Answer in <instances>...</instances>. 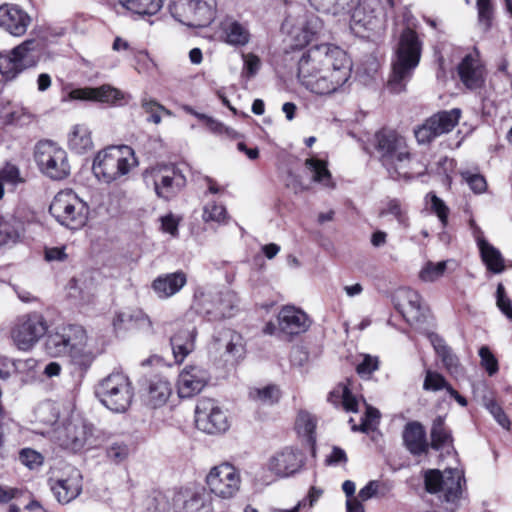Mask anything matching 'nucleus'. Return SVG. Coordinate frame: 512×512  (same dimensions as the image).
I'll return each instance as SVG.
<instances>
[{"mask_svg":"<svg viewBox=\"0 0 512 512\" xmlns=\"http://www.w3.org/2000/svg\"><path fill=\"white\" fill-rule=\"evenodd\" d=\"M352 60L333 44H320L305 51L298 61L297 77L310 93L331 96L341 90L352 73Z\"/></svg>","mask_w":512,"mask_h":512,"instance_id":"1","label":"nucleus"},{"mask_svg":"<svg viewBox=\"0 0 512 512\" xmlns=\"http://www.w3.org/2000/svg\"><path fill=\"white\" fill-rule=\"evenodd\" d=\"M376 139L380 160L391 178L408 180L426 172V165L412 157L406 139L397 132L383 130Z\"/></svg>","mask_w":512,"mask_h":512,"instance_id":"2","label":"nucleus"},{"mask_svg":"<svg viewBox=\"0 0 512 512\" xmlns=\"http://www.w3.org/2000/svg\"><path fill=\"white\" fill-rule=\"evenodd\" d=\"M87 334L78 325H62L47 333L44 350L53 358L69 357L71 363L86 370L94 361V354L87 346Z\"/></svg>","mask_w":512,"mask_h":512,"instance_id":"3","label":"nucleus"},{"mask_svg":"<svg viewBox=\"0 0 512 512\" xmlns=\"http://www.w3.org/2000/svg\"><path fill=\"white\" fill-rule=\"evenodd\" d=\"M422 43L415 31L405 29L399 38L395 55L391 63L392 71L388 80V89L393 93H401L418 66L421 58Z\"/></svg>","mask_w":512,"mask_h":512,"instance_id":"4","label":"nucleus"},{"mask_svg":"<svg viewBox=\"0 0 512 512\" xmlns=\"http://www.w3.org/2000/svg\"><path fill=\"white\" fill-rule=\"evenodd\" d=\"M137 165L138 161L131 147L109 146L96 154L92 170L96 178L109 184L126 176Z\"/></svg>","mask_w":512,"mask_h":512,"instance_id":"5","label":"nucleus"},{"mask_svg":"<svg viewBox=\"0 0 512 512\" xmlns=\"http://www.w3.org/2000/svg\"><path fill=\"white\" fill-rule=\"evenodd\" d=\"M95 393L99 401L115 413L127 411L134 397V389L129 377L118 371L103 378L98 383Z\"/></svg>","mask_w":512,"mask_h":512,"instance_id":"6","label":"nucleus"},{"mask_svg":"<svg viewBox=\"0 0 512 512\" xmlns=\"http://www.w3.org/2000/svg\"><path fill=\"white\" fill-rule=\"evenodd\" d=\"M49 211L59 224L72 230L82 228L89 215L87 203L70 189L62 190L55 195Z\"/></svg>","mask_w":512,"mask_h":512,"instance_id":"7","label":"nucleus"},{"mask_svg":"<svg viewBox=\"0 0 512 512\" xmlns=\"http://www.w3.org/2000/svg\"><path fill=\"white\" fill-rule=\"evenodd\" d=\"M205 483L215 497L230 500L240 492L242 477L237 467L230 462H222L209 470Z\"/></svg>","mask_w":512,"mask_h":512,"instance_id":"8","label":"nucleus"},{"mask_svg":"<svg viewBox=\"0 0 512 512\" xmlns=\"http://www.w3.org/2000/svg\"><path fill=\"white\" fill-rule=\"evenodd\" d=\"M215 0H172L169 6L174 19L188 27H204L215 18Z\"/></svg>","mask_w":512,"mask_h":512,"instance_id":"9","label":"nucleus"},{"mask_svg":"<svg viewBox=\"0 0 512 512\" xmlns=\"http://www.w3.org/2000/svg\"><path fill=\"white\" fill-rule=\"evenodd\" d=\"M35 160L41 172L53 180H62L70 174L67 152L52 141L37 144Z\"/></svg>","mask_w":512,"mask_h":512,"instance_id":"10","label":"nucleus"},{"mask_svg":"<svg viewBox=\"0 0 512 512\" xmlns=\"http://www.w3.org/2000/svg\"><path fill=\"white\" fill-rule=\"evenodd\" d=\"M47 331L48 324L44 316L34 312L17 319L11 330V338L19 350L29 352L47 334Z\"/></svg>","mask_w":512,"mask_h":512,"instance_id":"11","label":"nucleus"},{"mask_svg":"<svg viewBox=\"0 0 512 512\" xmlns=\"http://www.w3.org/2000/svg\"><path fill=\"white\" fill-rule=\"evenodd\" d=\"M463 473L457 468L428 470L425 473V487L429 493L438 494L448 503H455L462 494Z\"/></svg>","mask_w":512,"mask_h":512,"instance_id":"12","label":"nucleus"},{"mask_svg":"<svg viewBox=\"0 0 512 512\" xmlns=\"http://www.w3.org/2000/svg\"><path fill=\"white\" fill-rule=\"evenodd\" d=\"M147 185H152L159 198L169 200L186 185L183 173L174 165H161L147 170L144 174Z\"/></svg>","mask_w":512,"mask_h":512,"instance_id":"13","label":"nucleus"},{"mask_svg":"<svg viewBox=\"0 0 512 512\" xmlns=\"http://www.w3.org/2000/svg\"><path fill=\"white\" fill-rule=\"evenodd\" d=\"M196 427L207 434H219L229 428L225 411L214 399L202 398L195 408Z\"/></svg>","mask_w":512,"mask_h":512,"instance_id":"14","label":"nucleus"},{"mask_svg":"<svg viewBox=\"0 0 512 512\" xmlns=\"http://www.w3.org/2000/svg\"><path fill=\"white\" fill-rule=\"evenodd\" d=\"M92 434L91 427L79 418L58 425L52 434V440L63 449L77 452L87 443Z\"/></svg>","mask_w":512,"mask_h":512,"instance_id":"15","label":"nucleus"},{"mask_svg":"<svg viewBox=\"0 0 512 512\" xmlns=\"http://www.w3.org/2000/svg\"><path fill=\"white\" fill-rule=\"evenodd\" d=\"M209 381L207 369L199 365H186L177 377V394L181 399L192 398L202 392Z\"/></svg>","mask_w":512,"mask_h":512,"instance_id":"16","label":"nucleus"},{"mask_svg":"<svg viewBox=\"0 0 512 512\" xmlns=\"http://www.w3.org/2000/svg\"><path fill=\"white\" fill-rule=\"evenodd\" d=\"M50 490L61 504L70 503L82 491V475L76 468H68L66 472L48 481Z\"/></svg>","mask_w":512,"mask_h":512,"instance_id":"17","label":"nucleus"},{"mask_svg":"<svg viewBox=\"0 0 512 512\" xmlns=\"http://www.w3.org/2000/svg\"><path fill=\"white\" fill-rule=\"evenodd\" d=\"M304 460V454L300 450L285 447L270 457L267 467L276 477L287 478L302 469Z\"/></svg>","mask_w":512,"mask_h":512,"instance_id":"18","label":"nucleus"},{"mask_svg":"<svg viewBox=\"0 0 512 512\" xmlns=\"http://www.w3.org/2000/svg\"><path fill=\"white\" fill-rule=\"evenodd\" d=\"M31 22V16L21 6L14 3L0 5V29L11 36L25 35Z\"/></svg>","mask_w":512,"mask_h":512,"instance_id":"19","label":"nucleus"},{"mask_svg":"<svg viewBox=\"0 0 512 512\" xmlns=\"http://www.w3.org/2000/svg\"><path fill=\"white\" fill-rule=\"evenodd\" d=\"M277 323L279 332L287 336H296L309 329L311 320L303 310L292 305H286L280 309Z\"/></svg>","mask_w":512,"mask_h":512,"instance_id":"20","label":"nucleus"},{"mask_svg":"<svg viewBox=\"0 0 512 512\" xmlns=\"http://www.w3.org/2000/svg\"><path fill=\"white\" fill-rule=\"evenodd\" d=\"M393 302L395 308L410 324L419 322L423 316L424 308L421 303V296L413 289H398L393 296Z\"/></svg>","mask_w":512,"mask_h":512,"instance_id":"21","label":"nucleus"},{"mask_svg":"<svg viewBox=\"0 0 512 512\" xmlns=\"http://www.w3.org/2000/svg\"><path fill=\"white\" fill-rule=\"evenodd\" d=\"M458 75L464 86L476 90L485 82V68L477 52L466 55L458 65Z\"/></svg>","mask_w":512,"mask_h":512,"instance_id":"22","label":"nucleus"},{"mask_svg":"<svg viewBox=\"0 0 512 512\" xmlns=\"http://www.w3.org/2000/svg\"><path fill=\"white\" fill-rule=\"evenodd\" d=\"M68 97L71 100L92 101L114 105L124 99V93L109 84H104L99 87L74 89L70 91Z\"/></svg>","mask_w":512,"mask_h":512,"instance_id":"23","label":"nucleus"},{"mask_svg":"<svg viewBox=\"0 0 512 512\" xmlns=\"http://www.w3.org/2000/svg\"><path fill=\"white\" fill-rule=\"evenodd\" d=\"M473 229L480 257L488 271L494 274H500L505 270V259L499 249L490 244L483 236L482 230L475 224L473 220L470 222Z\"/></svg>","mask_w":512,"mask_h":512,"instance_id":"24","label":"nucleus"},{"mask_svg":"<svg viewBox=\"0 0 512 512\" xmlns=\"http://www.w3.org/2000/svg\"><path fill=\"white\" fill-rule=\"evenodd\" d=\"M186 283V274L183 271H176L156 277L151 288L159 299H168L177 294Z\"/></svg>","mask_w":512,"mask_h":512,"instance_id":"25","label":"nucleus"},{"mask_svg":"<svg viewBox=\"0 0 512 512\" xmlns=\"http://www.w3.org/2000/svg\"><path fill=\"white\" fill-rule=\"evenodd\" d=\"M405 447L414 455L425 453L428 449L424 427L416 421L406 424L403 430Z\"/></svg>","mask_w":512,"mask_h":512,"instance_id":"26","label":"nucleus"},{"mask_svg":"<svg viewBox=\"0 0 512 512\" xmlns=\"http://www.w3.org/2000/svg\"><path fill=\"white\" fill-rule=\"evenodd\" d=\"M195 335V327L188 325L171 337L172 351L177 362H182L193 351Z\"/></svg>","mask_w":512,"mask_h":512,"instance_id":"27","label":"nucleus"},{"mask_svg":"<svg viewBox=\"0 0 512 512\" xmlns=\"http://www.w3.org/2000/svg\"><path fill=\"white\" fill-rule=\"evenodd\" d=\"M430 341L448 372L456 378L463 376L464 368L460 364L458 357L445 344L443 339L433 334L430 335Z\"/></svg>","mask_w":512,"mask_h":512,"instance_id":"28","label":"nucleus"},{"mask_svg":"<svg viewBox=\"0 0 512 512\" xmlns=\"http://www.w3.org/2000/svg\"><path fill=\"white\" fill-rule=\"evenodd\" d=\"M68 146L78 154L92 150L94 144L90 128L85 124L73 125L68 133Z\"/></svg>","mask_w":512,"mask_h":512,"instance_id":"29","label":"nucleus"},{"mask_svg":"<svg viewBox=\"0 0 512 512\" xmlns=\"http://www.w3.org/2000/svg\"><path fill=\"white\" fill-rule=\"evenodd\" d=\"M218 345V350L224 349L225 354L234 360L242 357L244 353V345L242 336L230 329H224L215 338Z\"/></svg>","mask_w":512,"mask_h":512,"instance_id":"30","label":"nucleus"},{"mask_svg":"<svg viewBox=\"0 0 512 512\" xmlns=\"http://www.w3.org/2000/svg\"><path fill=\"white\" fill-rule=\"evenodd\" d=\"M170 382L164 377H154L148 386L147 403L152 408L162 407L171 396Z\"/></svg>","mask_w":512,"mask_h":512,"instance_id":"31","label":"nucleus"},{"mask_svg":"<svg viewBox=\"0 0 512 512\" xmlns=\"http://www.w3.org/2000/svg\"><path fill=\"white\" fill-rule=\"evenodd\" d=\"M452 443V435L446 428L444 419L437 417L431 428V447L435 450H445L449 454L454 451Z\"/></svg>","mask_w":512,"mask_h":512,"instance_id":"32","label":"nucleus"},{"mask_svg":"<svg viewBox=\"0 0 512 512\" xmlns=\"http://www.w3.org/2000/svg\"><path fill=\"white\" fill-rule=\"evenodd\" d=\"M225 42L232 46H244L249 42L250 33L245 25L228 19L222 25Z\"/></svg>","mask_w":512,"mask_h":512,"instance_id":"33","label":"nucleus"},{"mask_svg":"<svg viewBox=\"0 0 512 512\" xmlns=\"http://www.w3.org/2000/svg\"><path fill=\"white\" fill-rule=\"evenodd\" d=\"M23 222L13 215L0 217V245L16 243L23 232Z\"/></svg>","mask_w":512,"mask_h":512,"instance_id":"34","label":"nucleus"},{"mask_svg":"<svg viewBox=\"0 0 512 512\" xmlns=\"http://www.w3.org/2000/svg\"><path fill=\"white\" fill-rule=\"evenodd\" d=\"M126 11L138 16H152L163 7L164 0H117Z\"/></svg>","mask_w":512,"mask_h":512,"instance_id":"35","label":"nucleus"},{"mask_svg":"<svg viewBox=\"0 0 512 512\" xmlns=\"http://www.w3.org/2000/svg\"><path fill=\"white\" fill-rule=\"evenodd\" d=\"M235 296L230 292H225L216 295L213 298V305L211 308H206V313L210 315L212 320H220L232 315L234 308Z\"/></svg>","mask_w":512,"mask_h":512,"instance_id":"36","label":"nucleus"},{"mask_svg":"<svg viewBox=\"0 0 512 512\" xmlns=\"http://www.w3.org/2000/svg\"><path fill=\"white\" fill-rule=\"evenodd\" d=\"M461 111L459 109H452L450 111H443L430 117L428 120L431 124L432 130L437 136L450 132L458 123Z\"/></svg>","mask_w":512,"mask_h":512,"instance_id":"37","label":"nucleus"},{"mask_svg":"<svg viewBox=\"0 0 512 512\" xmlns=\"http://www.w3.org/2000/svg\"><path fill=\"white\" fill-rule=\"evenodd\" d=\"M300 34L296 35L297 45L307 44L323 27L322 20L314 13H306L299 21Z\"/></svg>","mask_w":512,"mask_h":512,"instance_id":"38","label":"nucleus"},{"mask_svg":"<svg viewBox=\"0 0 512 512\" xmlns=\"http://www.w3.org/2000/svg\"><path fill=\"white\" fill-rule=\"evenodd\" d=\"M305 166L310 172L312 180L325 188H334L335 183L332 180L331 173L327 168V163L323 160L310 157L306 159Z\"/></svg>","mask_w":512,"mask_h":512,"instance_id":"39","label":"nucleus"},{"mask_svg":"<svg viewBox=\"0 0 512 512\" xmlns=\"http://www.w3.org/2000/svg\"><path fill=\"white\" fill-rule=\"evenodd\" d=\"M328 401L336 406L341 405L347 412L358 411V402L345 383L339 384L330 392Z\"/></svg>","mask_w":512,"mask_h":512,"instance_id":"40","label":"nucleus"},{"mask_svg":"<svg viewBox=\"0 0 512 512\" xmlns=\"http://www.w3.org/2000/svg\"><path fill=\"white\" fill-rule=\"evenodd\" d=\"M37 48L36 41L34 39H27L14 49L10 51L13 58L21 67L22 70L31 67L35 64L34 52Z\"/></svg>","mask_w":512,"mask_h":512,"instance_id":"41","label":"nucleus"},{"mask_svg":"<svg viewBox=\"0 0 512 512\" xmlns=\"http://www.w3.org/2000/svg\"><path fill=\"white\" fill-rule=\"evenodd\" d=\"M183 512H213L212 501L204 491L191 493L183 503Z\"/></svg>","mask_w":512,"mask_h":512,"instance_id":"42","label":"nucleus"},{"mask_svg":"<svg viewBox=\"0 0 512 512\" xmlns=\"http://www.w3.org/2000/svg\"><path fill=\"white\" fill-rule=\"evenodd\" d=\"M249 398L257 405H273L280 398V391L275 385H267L264 387H254L249 391Z\"/></svg>","mask_w":512,"mask_h":512,"instance_id":"43","label":"nucleus"},{"mask_svg":"<svg viewBox=\"0 0 512 512\" xmlns=\"http://www.w3.org/2000/svg\"><path fill=\"white\" fill-rule=\"evenodd\" d=\"M186 110L189 113H191L192 115H194L195 117H197L199 120L203 121L205 126L212 133H215L218 135H223L230 139L239 138V136H240L239 133L236 130H234L233 128L226 127L224 124L215 120L214 118L207 116L205 114H202V113H198V112L194 111L192 108H187Z\"/></svg>","mask_w":512,"mask_h":512,"instance_id":"44","label":"nucleus"},{"mask_svg":"<svg viewBox=\"0 0 512 512\" xmlns=\"http://www.w3.org/2000/svg\"><path fill=\"white\" fill-rule=\"evenodd\" d=\"M295 429L299 436L308 442L315 441L316 419L308 412H300L295 422Z\"/></svg>","mask_w":512,"mask_h":512,"instance_id":"45","label":"nucleus"},{"mask_svg":"<svg viewBox=\"0 0 512 512\" xmlns=\"http://www.w3.org/2000/svg\"><path fill=\"white\" fill-rule=\"evenodd\" d=\"M448 261L437 263L428 261L419 271L418 277L422 282L433 283L439 280L445 273Z\"/></svg>","mask_w":512,"mask_h":512,"instance_id":"46","label":"nucleus"},{"mask_svg":"<svg viewBox=\"0 0 512 512\" xmlns=\"http://www.w3.org/2000/svg\"><path fill=\"white\" fill-rule=\"evenodd\" d=\"M380 217L393 216L401 225L408 224L407 211L397 199L388 200L379 212Z\"/></svg>","mask_w":512,"mask_h":512,"instance_id":"47","label":"nucleus"},{"mask_svg":"<svg viewBox=\"0 0 512 512\" xmlns=\"http://www.w3.org/2000/svg\"><path fill=\"white\" fill-rule=\"evenodd\" d=\"M425 201L429 205L430 210L438 217L442 227H446L448 224L449 208L445 202L434 192H429L425 196Z\"/></svg>","mask_w":512,"mask_h":512,"instance_id":"48","label":"nucleus"},{"mask_svg":"<svg viewBox=\"0 0 512 512\" xmlns=\"http://www.w3.org/2000/svg\"><path fill=\"white\" fill-rule=\"evenodd\" d=\"M18 460L29 470H38L44 464V456L32 448L21 449L18 454Z\"/></svg>","mask_w":512,"mask_h":512,"instance_id":"49","label":"nucleus"},{"mask_svg":"<svg viewBox=\"0 0 512 512\" xmlns=\"http://www.w3.org/2000/svg\"><path fill=\"white\" fill-rule=\"evenodd\" d=\"M377 18L374 15L373 11L366 14V5L365 3H360L353 11L352 14V23L354 25H359L364 27L365 29H373L376 25Z\"/></svg>","mask_w":512,"mask_h":512,"instance_id":"50","label":"nucleus"},{"mask_svg":"<svg viewBox=\"0 0 512 512\" xmlns=\"http://www.w3.org/2000/svg\"><path fill=\"white\" fill-rule=\"evenodd\" d=\"M126 314L130 328L135 327L145 330L152 329V322L149 316L142 309L128 308L126 309Z\"/></svg>","mask_w":512,"mask_h":512,"instance_id":"51","label":"nucleus"},{"mask_svg":"<svg viewBox=\"0 0 512 512\" xmlns=\"http://www.w3.org/2000/svg\"><path fill=\"white\" fill-rule=\"evenodd\" d=\"M141 105L144 111L150 115L148 120L155 124H159L161 122L163 114H170L164 106L151 98H143Z\"/></svg>","mask_w":512,"mask_h":512,"instance_id":"52","label":"nucleus"},{"mask_svg":"<svg viewBox=\"0 0 512 512\" xmlns=\"http://www.w3.org/2000/svg\"><path fill=\"white\" fill-rule=\"evenodd\" d=\"M460 175L474 193L481 194L487 190L486 179L481 174L463 170Z\"/></svg>","mask_w":512,"mask_h":512,"instance_id":"53","label":"nucleus"},{"mask_svg":"<svg viewBox=\"0 0 512 512\" xmlns=\"http://www.w3.org/2000/svg\"><path fill=\"white\" fill-rule=\"evenodd\" d=\"M21 71L23 70L10 52L0 55V74H2L6 79H13Z\"/></svg>","mask_w":512,"mask_h":512,"instance_id":"54","label":"nucleus"},{"mask_svg":"<svg viewBox=\"0 0 512 512\" xmlns=\"http://www.w3.org/2000/svg\"><path fill=\"white\" fill-rule=\"evenodd\" d=\"M203 220L205 222L224 223L227 218V212L224 206L216 203H208L203 209Z\"/></svg>","mask_w":512,"mask_h":512,"instance_id":"55","label":"nucleus"},{"mask_svg":"<svg viewBox=\"0 0 512 512\" xmlns=\"http://www.w3.org/2000/svg\"><path fill=\"white\" fill-rule=\"evenodd\" d=\"M130 454L128 444L123 441L112 442L107 448V456L115 463H122Z\"/></svg>","mask_w":512,"mask_h":512,"instance_id":"56","label":"nucleus"},{"mask_svg":"<svg viewBox=\"0 0 512 512\" xmlns=\"http://www.w3.org/2000/svg\"><path fill=\"white\" fill-rule=\"evenodd\" d=\"M467 3L470 0H466ZM478 9V21L484 30H488L491 26L493 8L490 0H476Z\"/></svg>","mask_w":512,"mask_h":512,"instance_id":"57","label":"nucleus"},{"mask_svg":"<svg viewBox=\"0 0 512 512\" xmlns=\"http://www.w3.org/2000/svg\"><path fill=\"white\" fill-rule=\"evenodd\" d=\"M445 378L436 372H432L428 370L426 372V376L423 383L424 390L427 391H438L441 389H445L447 391V387H450Z\"/></svg>","mask_w":512,"mask_h":512,"instance_id":"58","label":"nucleus"},{"mask_svg":"<svg viewBox=\"0 0 512 512\" xmlns=\"http://www.w3.org/2000/svg\"><path fill=\"white\" fill-rule=\"evenodd\" d=\"M479 356L481 359V366L490 376L498 372V361L487 346H482L479 349Z\"/></svg>","mask_w":512,"mask_h":512,"instance_id":"59","label":"nucleus"},{"mask_svg":"<svg viewBox=\"0 0 512 512\" xmlns=\"http://www.w3.org/2000/svg\"><path fill=\"white\" fill-rule=\"evenodd\" d=\"M380 417L379 411L372 407H367L365 417L362 419L360 426L352 425L353 431L368 432L374 428Z\"/></svg>","mask_w":512,"mask_h":512,"instance_id":"60","label":"nucleus"},{"mask_svg":"<svg viewBox=\"0 0 512 512\" xmlns=\"http://www.w3.org/2000/svg\"><path fill=\"white\" fill-rule=\"evenodd\" d=\"M161 223V231L171 235L172 237H177L178 226L180 223V218L172 213H168L162 217H160Z\"/></svg>","mask_w":512,"mask_h":512,"instance_id":"61","label":"nucleus"},{"mask_svg":"<svg viewBox=\"0 0 512 512\" xmlns=\"http://www.w3.org/2000/svg\"><path fill=\"white\" fill-rule=\"evenodd\" d=\"M497 306L501 312L512 321V303L506 296L504 286L499 283L496 291Z\"/></svg>","mask_w":512,"mask_h":512,"instance_id":"62","label":"nucleus"},{"mask_svg":"<svg viewBox=\"0 0 512 512\" xmlns=\"http://www.w3.org/2000/svg\"><path fill=\"white\" fill-rule=\"evenodd\" d=\"M243 61H244V68H243V74H245L247 77H253L261 66V61L258 56H256L253 53H247L243 54Z\"/></svg>","mask_w":512,"mask_h":512,"instance_id":"63","label":"nucleus"},{"mask_svg":"<svg viewBox=\"0 0 512 512\" xmlns=\"http://www.w3.org/2000/svg\"><path fill=\"white\" fill-rule=\"evenodd\" d=\"M378 369V359L370 355H365L363 360L357 365V373L362 377L370 376Z\"/></svg>","mask_w":512,"mask_h":512,"instance_id":"64","label":"nucleus"}]
</instances>
